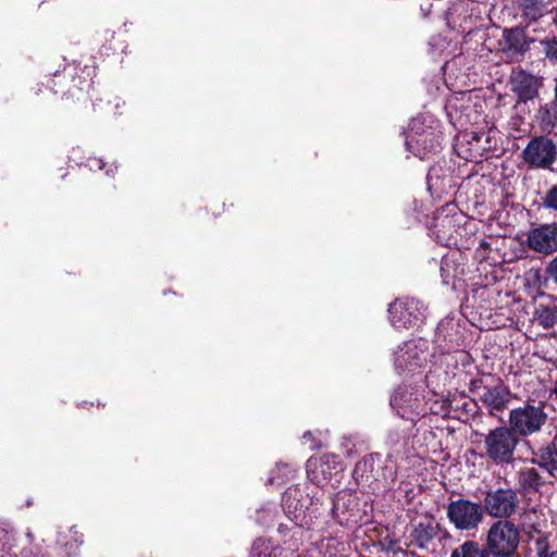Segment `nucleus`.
I'll return each mask as SVG.
<instances>
[{
  "label": "nucleus",
  "mask_w": 557,
  "mask_h": 557,
  "mask_svg": "<svg viewBox=\"0 0 557 557\" xmlns=\"http://www.w3.org/2000/svg\"><path fill=\"white\" fill-rule=\"evenodd\" d=\"M436 343L445 349L441 356L432 355L431 366L423 374L425 385L434 394H441L443 388L451 383L468 366L471 364L470 354L458 347L463 343L458 322L453 318H446L438 323L436 330Z\"/></svg>",
  "instance_id": "nucleus-1"
},
{
  "label": "nucleus",
  "mask_w": 557,
  "mask_h": 557,
  "mask_svg": "<svg viewBox=\"0 0 557 557\" xmlns=\"http://www.w3.org/2000/svg\"><path fill=\"white\" fill-rule=\"evenodd\" d=\"M441 123L431 114L412 119L406 133V149L423 160L440 151L443 133Z\"/></svg>",
  "instance_id": "nucleus-2"
},
{
  "label": "nucleus",
  "mask_w": 557,
  "mask_h": 557,
  "mask_svg": "<svg viewBox=\"0 0 557 557\" xmlns=\"http://www.w3.org/2000/svg\"><path fill=\"white\" fill-rule=\"evenodd\" d=\"M320 491L295 485L283 494L282 507L286 516L300 528H309L317 518Z\"/></svg>",
  "instance_id": "nucleus-3"
},
{
  "label": "nucleus",
  "mask_w": 557,
  "mask_h": 557,
  "mask_svg": "<svg viewBox=\"0 0 557 557\" xmlns=\"http://www.w3.org/2000/svg\"><path fill=\"white\" fill-rule=\"evenodd\" d=\"M431 354V343L424 338H412L398 345L393 350L395 371L404 376L422 374Z\"/></svg>",
  "instance_id": "nucleus-4"
},
{
  "label": "nucleus",
  "mask_w": 557,
  "mask_h": 557,
  "mask_svg": "<svg viewBox=\"0 0 557 557\" xmlns=\"http://www.w3.org/2000/svg\"><path fill=\"white\" fill-rule=\"evenodd\" d=\"M463 222L465 216L458 212L457 207L448 203L435 211L430 227L431 235L443 246H457Z\"/></svg>",
  "instance_id": "nucleus-5"
},
{
  "label": "nucleus",
  "mask_w": 557,
  "mask_h": 557,
  "mask_svg": "<svg viewBox=\"0 0 557 557\" xmlns=\"http://www.w3.org/2000/svg\"><path fill=\"white\" fill-rule=\"evenodd\" d=\"M518 444L519 438L508 426L495 428L484 438L485 454L495 465L510 463Z\"/></svg>",
  "instance_id": "nucleus-6"
},
{
  "label": "nucleus",
  "mask_w": 557,
  "mask_h": 557,
  "mask_svg": "<svg viewBox=\"0 0 557 557\" xmlns=\"http://www.w3.org/2000/svg\"><path fill=\"white\" fill-rule=\"evenodd\" d=\"M546 422L547 413L542 405L524 404L511 409L508 416V428L517 437L540 432Z\"/></svg>",
  "instance_id": "nucleus-7"
},
{
  "label": "nucleus",
  "mask_w": 557,
  "mask_h": 557,
  "mask_svg": "<svg viewBox=\"0 0 557 557\" xmlns=\"http://www.w3.org/2000/svg\"><path fill=\"white\" fill-rule=\"evenodd\" d=\"M425 306L416 298H398L388 308V319L396 330H409L421 325L425 319Z\"/></svg>",
  "instance_id": "nucleus-8"
},
{
  "label": "nucleus",
  "mask_w": 557,
  "mask_h": 557,
  "mask_svg": "<svg viewBox=\"0 0 557 557\" xmlns=\"http://www.w3.org/2000/svg\"><path fill=\"white\" fill-rule=\"evenodd\" d=\"M343 466L337 456L324 455L320 459L310 458L307 461V474L314 484L310 486L313 491H320L319 486L331 484L333 487L341 482Z\"/></svg>",
  "instance_id": "nucleus-9"
},
{
  "label": "nucleus",
  "mask_w": 557,
  "mask_h": 557,
  "mask_svg": "<svg viewBox=\"0 0 557 557\" xmlns=\"http://www.w3.org/2000/svg\"><path fill=\"white\" fill-rule=\"evenodd\" d=\"M487 380L494 381L491 376L471 380L470 392L479 395L491 413L502 411L508 405L511 393L500 380H495L494 384H488Z\"/></svg>",
  "instance_id": "nucleus-10"
},
{
  "label": "nucleus",
  "mask_w": 557,
  "mask_h": 557,
  "mask_svg": "<svg viewBox=\"0 0 557 557\" xmlns=\"http://www.w3.org/2000/svg\"><path fill=\"white\" fill-rule=\"evenodd\" d=\"M519 531L508 520H499L492 524L487 533V545L495 556L509 557L519 544Z\"/></svg>",
  "instance_id": "nucleus-11"
},
{
  "label": "nucleus",
  "mask_w": 557,
  "mask_h": 557,
  "mask_svg": "<svg viewBox=\"0 0 557 557\" xmlns=\"http://www.w3.org/2000/svg\"><path fill=\"white\" fill-rule=\"evenodd\" d=\"M391 406L398 416L414 425L424 414L421 394L409 385H400L391 397Z\"/></svg>",
  "instance_id": "nucleus-12"
},
{
  "label": "nucleus",
  "mask_w": 557,
  "mask_h": 557,
  "mask_svg": "<svg viewBox=\"0 0 557 557\" xmlns=\"http://www.w3.org/2000/svg\"><path fill=\"white\" fill-rule=\"evenodd\" d=\"M447 517L458 530H474L483 520V507L478 503L460 498L448 505Z\"/></svg>",
  "instance_id": "nucleus-13"
},
{
  "label": "nucleus",
  "mask_w": 557,
  "mask_h": 557,
  "mask_svg": "<svg viewBox=\"0 0 557 557\" xmlns=\"http://www.w3.org/2000/svg\"><path fill=\"white\" fill-rule=\"evenodd\" d=\"M520 500L515 490L499 487L485 493L483 508L491 517L506 519L517 512Z\"/></svg>",
  "instance_id": "nucleus-14"
},
{
  "label": "nucleus",
  "mask_w": 557,
  "mask_h": 557,
  "mask_svg": "<svg viewBox=\"0 0 557 557\" xmlns=\"http://www.w3.org/2000/svg\"><path fill=\"white\" fill-rule=\"evenodd\" d=\"M525 244L529 249L542 253L552 255L557 251V224L545 223L531 227L527 234Z\"/></svg>",
  "instance_id": "nucleus-15"
},
{
  "label": "nucleus",
  "mask_w": 557,
  "mask_h": 557,
  "mask_svg": "<svg viewBox=\"0 0 557 557\" xmlns=\"http://www.w3.org/2000/svg\"><path fill=\"white\" fill-rule=\"evenodd\" d=\"M556 154L555 144L544 136L530 140L523 150L524 161L533 168H548L555 161Z\"/></svg>",
  "instance_id": "nucleus-16"
},
{
  "label": "nucleus",
  "mask_w": 557,
  "mask_h": 557,
  "mask_svg": "<svg viewBox=\"0 0 557 557\" xmlns=\"http://www.w3.org/2000/svg\"><path fill=\"white\" fill-rule=\"evenodd\" d=\"M440 271L443 284L456 288V282L466 273V257L459 249L450 250L443 256Z\"/></svg>",
  "instance_id": "nucleus-17"
},
{
  "label": "nucleus",
  "mask_w": 557,
  "mask_h": 557,
  "mask_svg": "<svg viewBox=\"0 0 557 557\" xmlns=\"http://www.w3.org/2000/svg\"><path fill=\"white\" fill-rule=\"evenodd\" d=\"M511 85L513 92L525 102L537 96L541 82L536 76L520 70L512 73Z\"/></svg>",
  "instance_id": "nucleus-18"
},
{
  "label": "nucleus",
  "mask_w": 557,
  "mask_h": 557,
  "mask_svg": "<svg viewBox=\"0 0 557 557\" xmlns=\"http://www.w3.org/2000/svg\"><path fill=\"white\" fill-rule=\"evenodd\" d=\"M530 462L537 465L550 476L557 478V438L549 445L542 447L537 451H533V457L530 459Z\"/></svg>",
  "instance_id": "nucleus-19"
},
{
  "label": "nucleus",
  "mask_w": 557,
  "mask_h": 557,
  "mask_svg": "<svg viewBox=\"0 0 557 557\" xmlns=\"http://www.w3.org/2000/svg\"><path fill=\"white\" fill-rule=\"evenodd\" d=\"M413 426L414 425H411L410 422L404 420L401 424L389 430L387 434V444L393 449V454L398 455L399 453L405 451L412 435L411 431Z\"/></svg>",
  "instance_id": "nucleus-20"
},
{
  "label": "nucleus",
  "mask_w": 557,
  "mask_h": 557,
  "mask_svg": "<svg viewBox=\"0 0 557 557\" xmlns=\"http://www.w3.org/2000/svg\"><path fill=\"white\" fill-rule=\"evenodd\" d=\"M282 547L270 539L258 537L253 541L249 557H282Z\"/></svg>",
  "instance_id": "nucleus-21"
},
{
  "label": "nucleus",
  "mask_w": 557,
  "mask_h": 557,
  "mask_svg": "<svg viewBox=\"0 0 557 557\" xmlns=\"http://www.w3.org/2000/svg\"><path fill=\"white\" fill-rule=\"evenodd\" d=\"M426 182L429 190L438 195L446 190L450 180L441 165H433L429 170Z\"/></svg>",
  "instance_id": "nucleus-22"
},
{
  "label": "nucleus",
  "mask_w": 557,
  "mask_h": 557,
  "mask_svg": "<svg viewBox=\"0 0 557 557\" xmlns=\"http://www.w3.org/2000/svg\"><path fill=\"white\" fill-rule=\"evenodd\" d=\"M517 481L521 491L536 492L543 484V480L534 468H522L517 472Z\"/></svg>",
  "instance_id": "nucleus-23"
},
{
  "label": "nucleus",
  "mask_w": 557,
  "mask_h": 557,
  "mask_svg": "<svg viewBox=\"0 0 557 557\" xmlns=\"http://www.w3.org/2000/svg\"><path fill=\"white\" fill-rule=\"evenodd\" d=\"M296 472V467L285 462H277L275 468H273L268 478L269 484H282L294 476Z\"/></svg>",
  "instance_id": "nucleus-24"
},
{
  "label": "nucleus",
  "mask_w": 557,
  "mask_h": 557,
  "mask_svg": "<svg viewBox=\"0 0 557 557\" xmlns=\"http://www.w3.org/2000/svg\"><path fill=\"white\" fill-rule=\"evenodd\" d=\"M534 319L544 329L552 327L557 321V307L539 305L535 308Z\"/></svg>",
  "instance_id": "nucleus-25"
},
{
  "label": "nucleus",
  "mask_w": 557,
  "mask_h": 557,
  "mask_svg": "<svg viewBox=\"0 0 557 557\" xmlns=\"http://www.w3.org/2000/svg\"><path fill=\"white\" fill-rule=\"evenodd\" d=\"M450 557H488V553L479 543L467 541L455 548Z\"/></svg>",
  "instance_id": "nucleus-26"
},
{
  "label": "nucleus",
  "mask_w": 557,
  "mask_h": 557,
  "mask_svg": "<svg viewBox=\"0 0 557 557\" xmlns=\"http://www.w3.org/2000/svg\"><path fill=\"white\" fill-rule=\"evenodd\" d=\"M520 7L523 14L530 20H537L545 12L543 0H520Z\"/></svg>",
  "instance_id": "nucleus-27"
},
{
  "label": "nucleus",
  "mask_w": 557,
  "mask_h": 557,
  "mask_svg": "<svg viewBox=\"0 0 557 557\" xmlns=\"http://www.w3.org/2000/svg\"><path fill=\"white\" fill-rule=\"evenodd\" d=\"M470 99H471V95L468 91L460 92L459 96H455L451 99H449L447 107H446L448 114L451 115L453 111L457 112L460 109L461 113H463L466 115V117L470 121L471 120L470 113L467 112L468 106L467 107L465 106V103L469 102Z\"/></svg>",
  "instance_id": "nucleus-28"
},
{
  "label": "nucleus",
  "mask_w": 557,
  "mask_h": 557,
  "mask_svg": "<svg viewBox=\"0 0 557 557\" xmlns=\"http://www.w3.org/2000/svg\"><path fill=\"white\" fill-rule=\"evenodd\" d=\"M383 476L385 481L394 482L397 476V455L389 453L387 455L385 466L383 468Z\"/></svg>",
  "instance_id": "nucleus-29"
},
{
  "label": "nucleus",
  "mask_w": 557,
  "mask_h": 557,
  "mask_svg": "<svg viewBox=\"0 0 557 557\" xmlns=\"http://www.w3.org/2000/svg\"><path fill=\"white\" fill-rule=\"evenodd\" d=\"M274 515L275 507L273 505H267L257 512L256 519L260 524L268 525L273 521Z\"/></svg>",
  "instance_id": "nucleus-30"
},
{
  "label": "nucleus",
  "mask_w": 557,
  "mask_h": 557,
  "mask_svg": "<svg viewBox=\"0 0 557 557\" xmlns=\"http://www.w3.org/2000/svg\"><path fill=\"white\" fill-rule=\"evenodd\" d=\"M429 45L433 54H441L446 48L447 42L442 36H434L429 41Z\"/></svg>",
  "instance_id": "nucleus-31"
},
{
  "label": "nucleus",
  "mask_w": 557,
  "mask_h": 557,
  "mask_svg": "<svg viewBox=\"0 0 557 557\" xmlns=\"http://www.w3.org/2000/svg\"><path fill=\"white\" fill-rule=\"evenodd\" d=\"M544 206L557 211V185L553 186L546 194Z\"/></svg>",
  "instance_id": "nucleus-32"
},
{
  "label": "nucleus",
  "mask_w": 557,
  "mask_h": 557,
  "mask_svg": "<svg viewBox=\"0 0 557 557\" xmlns=\"http://www.w3.org/2000/svg\"><path fill=\"white\" fill-rule=\"evenodd\" d=\"M548 277L557 284V256L554 257L546 267Z\"/></svg>",
  "instance_id": "nucleus-33"
},
{
  "label": "nucleus",
  "mask_w": 557,
  "mask_h": 557,
  "mask_svg": "<svg viewBox=\"0 0 557 557\" xmlns=\"http://www.w3.org/2000/svg\"><path fill=\"white\" fill-rule=\"evenodd\" d=\"M87 166L94 170H102L104 168V162L101 159L92 158L88 160Z\"/></svg>",
  "instance_id": "nucleus-34"
},
{
  "label": "nucleus",
  "mask_w": 557,
  "mask_h": 557,
  "mask_svg": "<svg viewBox=\"0 0 557 557\" xmlns=\"http://www.w3.org/2000/svg\"><path fill=\"white\" fill-rule=\"evenodd\" d=\"M1 532L3 533V536L5 537V542H3L1 544V548L0 549H1V552H5V550H8L11 547V541L13 540V535H11L5 530H2Z\"/></svg>",
  "instance_id": "nucleus-35"
},
{
  "label": "nucleus",
  "mask_w": 557,
  "mask_h": 557,
  "mask_svg": "<svg viewBox=\"0 0 557 557\" xmlns=\"http://www.w3.org/2000/svg\"><path fill=\"white\" fill-rule=\"evenodd\" d=\"M374 463V457H370V458H367L364 459L363 461L359 462L357 466H356V472L362 470V469H367L368 467H372Z\"/></svg>",
  "instance_id": "nucleus-36"
},
{
  "label": "nucleus",
  "mask_w": 557,
  "mask_h": 557,
  "mask_svg": "<svg viewBox=\"0 0 557 557\" xmlns=\"http://www.w3.org/2000/svg\"><path fill=\"white\" fill-rule=\"evenodd\" d=\"M304 441H309L310 442V449H317L320 447V444L318 442L314 441L313 436H312V433L311 432H306L302 436Z\"/></svg>",
  "instance_id": "nucleus-37"
},
{
  "label": "nucleus",
  "mask_w": 557,
  "mask_h": 557,
  "mask_svg": "<svg viewBox=\"0 0 557 557\" xmlns=\"http://www.w3.org/2000/svg\"><path fill=\"white\" fill-rule=\"evenodd\" d=\"M76 70H77V67H76V66H74V65H73V66H69V67H65V69L63 70V73H62V74H60V73H58V72H57V73L54 74V77H55V78H60V77L65 78L66 76L72 75V74H73V72H75Z\"/></svg>",
  "instance_id": "nucleus-38"
},
{
  "label": "nucleus",
  "mask_w": 557,
  "mask_h": 557,
  "mask_svg": "<svg viewBox=\"0 0 557 557\" xmlns=\"http://www.w3.org/2000/svg\"><path fill=\"white\" fill-rule=\"evenodd\" d=\"M474 257L480 261H484L488 258L487 256V251H484V250H480L479 253H478V250L475 249V255Z\"/></svg>",
  "instance_id": "nucleus-39"
},
{
  "label": "nucleus",
  "mask_w": 557,
  "mask_h": 557,
  "mask_svg": "<svg viewBox=\"0 0 557 557\" xmlns=\"http://www.w3.org/2000/svg\"><path fill=\"white\" fill-rule=\"evenodd\" d=\"M490 248V244L485 240H481L480 244H479V247L476 248L478 252L480 250H484V251H487Z\"/></svg>",
  "instance_id": "nucleus-40"
},
{
  "label": "nucleus",
  "mask_w": 557,
  "mask_h": 557,
  "mask_svg": "<svg viewBox=\"0 0 557 557\" xmlns=\"http://www.w3.org/2000/svg\"><path fill=\"white\" fill-rule=\"evenodd\" d=\"M116 171V166L115 165H110L108 169H107V175L111 176L114 174V172Z\"/></svg>",
  "instance_id": "nucleus-41"
},
{
  "label": "nucleus",
  "mask_w": 557,
  "mask_h": 557,
  "mask_svg": "<svg viewBox=\"0 0 557 557\" xmlns=\"http://www.w3.org/2000/svg\"><path fill=\"white\" fill-rule=\"evenodd\" d=\"M555 100L557 102V78H556V84H555Z\"/></svg>",
  "instance_id": "nucleus-42"
},
{
  "label": "nucleus",
  "mask_w": 557,
  "mask_h": 557,
  "mask_svg": "<svg viewBox=\"0 0 557 557\" xmlns=\"http://www.w3.org/2000/svg\"><path fill=\"white\" fill-rule=\"evenodd\" d=\"M554 393H555V395H556V397H557V380L555 381V385H554Z\"/></svg>",
  "instance_id": "nucleus-43"
},
{
  "label": "nucleus",
  "mask_w": 557,
  "mask_h": 557,
  "mask_svg": "<svg viewBox=\"0 0 557 557\" xmlns=\"http://www.w3.org/2000/svg\"><path fill=\"white\" fill-rule=\"evenodd\" d=\"M78 89H83L82 83L75 85Z\"/></svg>",
  "instance_id": "nucleus-44"
}]
</instances>
